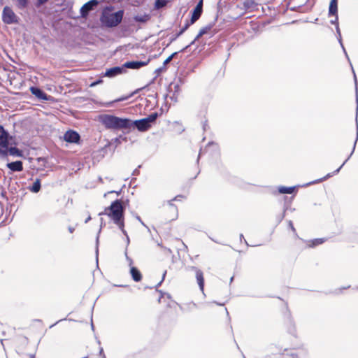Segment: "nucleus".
<instances>
[{"label":"nucleus","mask_w":358,"mask_h":358,"mask_svg":"<svg viewBox=\"0 0 358 358\" xmlns=\"http://www.w3.org/2000/svg\"><path fill=\"white\" fill-rule=\"evenodd\" d=\"M212 27L213 26L211 24H208L201 29L195 38L189 45L182 48L180 52H184L185 50H186L189 46L193 45L196 42V41H197L200 37L207 34L212 29Z\"/></svg>","instance_id":"10"},{"label":"nucleus","mask_w":358,"mask_h":358,"mask_svg":"<svg viewBox=\"0 0 358 358\" xmlns=\"http://www.w3.org/2000/svg\"><path fill=\"white\" fill-rule=\"evenodd\" d=\"M335 15V19L334 20H332L330 21L331 24H335L336 27L337 26V24H338V15Z\"/></svg>","instance_id":"37"},{"label":"nucleus","mask_w":358,"mask_h":358,"mask_svg":"<svg viewBox=\"0 0 358 358\" xmlns=\"http://www.w3.org/2000/svg\"><path fill=\"white\" fill-rule=\"evenodd\" d=\"M324 240L323 238H316L312 241V245H310L311 247H314L315 245H320L323 243Z\"/></svg>","instance_id":"30"},{"label":"nucleus","mask_w":358,"mask_h":358,"mask_svg":"<svg viewBox=\"0 0 358 358\" xmlns=\"http://www.w3.org/2000/svg\"><path fill=\"white\" fill-rule=\"evenodd\" d=\"M244 238V237H243V234H241V235H240V239L241 240V239H242V238Z\"/></svg>","instance_id":"51"},{"label":"nucleus","mask_w":358,"mask_h":358,"mask_svg":"<svg viewBox=\"0 0 358 358\" xmlns=\"http://www.w3.org/2000/svg\"><path fill=\"white\" fill-rule=\"evenodd\" d=\"M149 62V60L146 62H141V61H131L125 62L123 64L124 70L125 71V69H138L144 66H146Z\"/></svg>","instance_id":"9"},{"label":"nucleus","mask_w":358,"mask_h":358,"mask_svg":"<svg viewBox=\"0 0 358 358\" xmlns=\"http://www.w3.org/2000/svg\"><path fill=\"white\" fill-rule=\"evenodd\" d=\"M189 269L195 271L196 278V281L199 285V289H201V291L202 292H203L204 278H203V273L202 271L195 266H190Z\"/></svg>","instance_id":"7"},{"label":"nucleus","mask_w":358,"mask_h":358,"mask_svg":"<svg viewBox=\"0 0 358 358\" xmlns=\"http://www.w3.org/2000/svg\"><path fill=\"white\" fill-rule=\"evenodd\" d=\"M167 3L166 0H156L155 3V7L157 9H160L164 7Z\"/></svg>","instance_id":"24"},{"label":"nucleus","mask_w":358,"mask_h":358,"mask_svg":"<svg viewBox=\"0 0 358 358\" xmlns=\"http://www.w3.org/2000/svg\"><path fill=\"white\" fill-rule=\"evenodd\" d=\"M102 358H106V356H105V355H103V357H102Z\"/></svg>","instance_id":"63"},{"label":"nucleus","mask_w":358,"mask_h":358,"mask_svg":"<svg viewBox=\"0 0 358 358\" xmlns=\"http://www.w3.org/2000/svg\"><path fill=\"white\" fill-rule=\"evenodd\" d=\"M201 154H199L198 158H200ZM199 160V159H197Z\"/></svg>","instance_id":"59"},{"label":"nucleus","mask_w":358,"mask_h":358,"mask_svg":"<svg viewBox=\"0 0 358 358\" xmlns=\"http://www.w3.org/2000/svg\"><path fill=\"white\" fill-rule=\"evenodd\" d=\"M7 167L12 171H22L23 170V164L22 161H15L7 164Z\"/></svg>","instance_id":"15"},{"label":"nucleus","mask_w":358,"mask_h":358,"mask_svg":"<svg viewBox=\"0 0 358 358\" xmlns=\"http://www.w3.org/2000/svg\"><path fill=\"white\" fill-rule=\"evenodd\" d=\"M180 198H183V196L181 195H178L173 200L168 201V203H169L170 208H171V210L176 211V213H177V207L172 203V201H180Z\"/></svg>","instance_id":"22"},{"label":"nucleus","mask_w":358,"mask_h":358,"mask_svg":"<svg viewBox=\"0 0 358 358\" xmlns=\"http://www.w3.org/2000/svg\"><path fill=\"white\" fill-rule=\"evenodd\" d=\"M8 139L9 134L8 132L4 129L3 127L0 125V139Z\"/></svg>","instance_id":"23"},{"label":"nucleus","mask_w":358,"mask_h":358,"mask_svg":"<svg viewBox=\"0 0 358 358\" xmlns=\"http://www.w3.org/2000/svg\"><path fill=\"white\" fill-rule=\"evenodd\" d=\"M166 271H165L164 272L163 275H162V280H161V281H160V282L157 285V287H158L159 286H160V285H161V284H162V281L164 280V278H165V276H166Z\"/></svg>","instance_id":"40"},{"label":"nucleus","mask_w":358,"mask_h":358,"mask_svg":"<svg viewBox=\"0 0 358 358\" xmlns=\"http://www.w3.org/2000/svg\"><path fill=\"white\" fill-rule=\"evenodd\" d=\"M211 144H213V143H208V145H210Z\"/></svg>","instance_id":"58"},{"label":"nucleus","mask_w":358,"mask_h":358,"mask_svg":"<svg viewBox=\"0 0 358 358\" xmlns=\"http://www.w3.org/2000/svg\"><path fill=\"white\" fill-rule=\"evenodd\" d=\"M201 154H199L198 158H200ZM199 160V159H197Z\"/></svg>","instance_id":"60"},{"label":"nucleus","mask_w":358,"mask_h":358,"mask_svg":"<svg viewBox=\"0 0 358 358\" xmlns=\"http://www.w3.org/2000/svg\"><path fill=\"white\" fill-rule=\"evenodd\" d=\"M130 273L131 275L133 280L135 282L141 281V280L142 278L141 273L136 267H134V266L131 267Z\"/></svg>","instance_id":"16"},{"label":"nucleus","mask_w":358,"mask_h":358,"mask_svg":"<svg viewBox=\"0 0 358 358\" xmlns=\"http://www.w3.org/2000/svg\"><path fill=\"white\" fill-rule=\"evenodd\" d=\"M244 358H246V357H244Z\"/></svg>","instance_id":"64"},{"label":"nucleus","mask_w":358,"mask_h":358,"mask_svg":"<svg viewBox=\"0 0 358 358\" xmlns=\"http://www.w3.org/2000/svg\"><path fill=\"white\" fill-rule=\"evenodd\" d=\"M137 219H138V221H139L142 224L144 225V223L143 222V221L141 220V219L139 216L137 217Z\"/></svg>","instance_id":"47"},{"label":"nucleus","mask_w":358,"mask_h":358,"mask_svg":"<svg viewBox=\"0 0 358 358\" xmlns=\"http://www.w3.org/2000/svg\"><path fill=\"white\" fill-rule=\"evenodd\" d=\"M330 4L331 5H338V0H331Z\"/></svg>","instance_id":"43"},{"label":"nucleus","mask_w":358,"mask_h":358,"mask_svg":"<svg viewBox=\"0 0 358 358\" xmlns=\"http://www.w3.org/2000/svg\"><path fill=\"white\" fill-rule=\"evenodd\" d=\"M31 92L37 98L41 100H48L47 94L40 88L36 87H31L30 88Z\"/></svg>","instance_id":"14"},{"label":"nucleus","mask_w":358,"mask_h":358,"mask_svg":"<svg viewBox=\"0 0 358 358\" xmlns=\"http://www.w3.org/2000/svg\"><path fill=\"white\" fill-rule=\"evenodd\" d=\"M103 82L101 79H99L93 83H91L90 87H94L99 84H101Z\"/></svg>","instance_id":"38"},{"label":"nucleus","mask_w":358,"mask_h":358,"mask_svg":"<svg viewBox=\"0 0 358 358\" xmlns=\"http://www.w3.org/2000/svg\"><path fill=\"white\" fill-rule=\"evenodd\" d=\"M62 320H59V321H57V322H56L55 324H56L59 323V322L60 321H62Z\"/></svg>","instance_id":"57"},{"label":"nucleus","mask_w":358,"mask_h":358,"mask_svg":"<svg viewBox=\"0 0 358 358\" xmlns=\"http://www.w3.org/2000/svg\"><path fill=\"white\" fill-rule=\"evenodd\" d=\"M9 145V138L6 139H0V147H2L3 148L8 149Z\"/></svg>","instance_id":"28"},{"label":"nucleus","mask_w":358,"mask_h":358,"mask_svg":"<svg viewBox=\"0 0 358 358\" xmlns=\"http://www.w3.org/2000/svg\"><path fill=\"white\" fill-rule=\"evenodd\" d=\"M99 354L100 355H101L102 357L103 356L104 353H103V350L102 348H100V351H99Z\"/></svg>","instance_id":"45"},{"label":"nucleus","mask_w":358,"mask_h":358,"mask_svg":"<svg viewBox=\"0 0 358 358\" xmlns=\"http://www.w3.org/2000/svg\"><path fill=\"white\" fill-rule=\"evenodd\" d=\"M68 229L70 233H73L75 230V228L70 226V227H69Z\"/></svg>","instance_id":"44"},{"label":"nucleus","mask_w":358,"mask_h":358,"mask_svg":"<svg viewBox=\"0 0 358 358\" xmlns=\"http://www.w3.org/2000/svg\"><path fill=\"white\" fill-rule=\"evenodd\" d=\"M103 215H108L121 230L122 234L127 236V232L124 229V208L120 200L113 201L110 206L106 207L104 211L99 213V216Z\"/></svg>","instance_id":"1"},{"label":"nucleus","mask_w":358,"mask_h":358,"mask_svg":"<svg viewBox=\"0 0 358 358\" xmlns=\"http://www.w3.org/2000/svg\"><path fill=\"white\" fill-rule=\"evenodd\" d=\"M112 9V7H106L103 10L101 16V22L102 24L109 28L117 27L122 22L124 15L123 10L111 13Z\"/></svg>","instance_id":"3"},{"label":"nucleus","mask_w":358,"mask_h":358,"mask_svg":"<svg viewBox=\"0 0 358 358\" xmlns=\"http://www.w3.org/2000/svg\"><path fill=\"white\" fill-rule=\"evenodd\" d=\"M150 19V16L148 14L137 15L134 17V20L136 22L145 23Z\"/></svg>","instance_id":"18"},{"label":"nucleus","mask_w":358,"mask_h":358,"mask_svg":"<svg viewBox=\"0 0 358 358\" xmlns=\"http://www.w3.org/2000/svg\"><path fill=\"white\" fill-rule=\"evenodd\" d=\"M357 139H358V127H357V138H356V140H355V142L354 143V146H353V149H352V152L350 153V156L345 160V162L341 164V166L337 169L333 173H328L326 176H324L322 179H320L321 181L324 180H326L329 178H330L331 176H332L333 174H336L338 173L340 170L341 169V168L345 165V164L348 162V160L350 159V157H351V155H352L355 149V145H356V143H357Z\"/></svg>","instance_id":"13"},{"label":"nucleus","mask_w":358,"mask_h":358,"mask_svg":"<svg viewBox=\"0 0 358 358\" xmlns=\"http://www.w3.org/2000/svg\"><path fill=\"white\" fill-rule=\"evenodd\" d=\"M289 228L291 229V230L294 233L296 234V229L293 225V223L292 221H289Z\"/></svg>","instance_id":"39"},{"label":"nucleus","mask_w":358,"mask_h":358,"mask_svg":"<svg viewBox=\"0 0 358 358\" xmlns=\"http://www.w3.org/2000/svg\"><path fill=\"white\" fill-rule=\"evenodd\" d=\"M176 38H176V35H174V36H173V38H172L171 41H174V40H176Z\"/></svg>","instance_id":"50"},{"label":"nucleus","mask_w":358,"mask_h":358,"mask_svg":"<svg viewBox=\"0 0 358 358\" xmlns=\"http://www.w3.org/2000/svg\"><path fill=\"white\" fill-rule=\"evenodd\" d=\"M292 357L293 358H298V356L297 355H293Z\"/></svg>","instance_id":"53"},{"label":"nucleus","mask_w":358,"mask_h":358,"mask_svg":"<svg viewBox=\"0 0 358 358\" xmlns=\"http://www.w3.org/2000/svg\"><path fill=\"white\" fill-rule=\"evenodd\" d=\"M91 328H92V329L94 331V324H93V322H91Z\"/></svg>","instance_id":"49"},{"label":"nucleus","mask_w":358,"mask_h":358,"mask_svg":"<svg viewBox=\"0 0 358 358\" xmlns=\"http://www.w3.org/2000/svg\"><path fill=\"white\" fill-rule=\"evenodd\" d=\"M31 358H34V355H31Z\"/></svg>","instance_id":"61"},{"label":"nucleus","mask_w":358,"mask_h":358,"mask_svg":"<svg viewBox=\"0 0 358 358\" xmlns=\"http://www.w3.org/2000/svg\"><path fill=\"white\" fill-rule=\"evenodd\" d=\"M158 117L157 113H152L147 117L137 120H131L129 119V129L132 127L136 128L139 131L144 132L148 131L152 123L155 122Z\"/></svg>","instance_id":"4"},{"label":"nucleus","mask_w":358,"mask_h":358,"mask_svg":"<svg viewBox=\"0 0 358 358\" xmlns=\"http://www.w3.org/2000/svg\"><path fill=\"white\" fill-rule=\"evenodd\" d=\"M233 279H234V277H231V278H230V281H231V282H232Z\"/></svg>","instance_id":"55"},{"label":"nucleus","mask_w":358,"mask_h":358,"mask_svg":"<svg viewBox=\"0 0 358 358\" xmlns=\"http://www.w3.org/2000/svg\"><path fill=\"white\" fill-rule=\"evenodd\" d=\"M101 124L107 129H129V119L119 117L113 115H103L99 117Z\"/></svg>","instance_id":"2"},{"label":"nucleus","mask_w":358,"mask_h":358,"mask_svg":"<svg viewBox=\"0 0 358 358\" xmlns=\"http://www.w3.org/2000/svg\"><path fill=\"white\" fill-rule=\"evenodd\" d=\"M225 310H226V312H227V315H229V312H228V310H227V308H225Z\"/></svg>","instance_id":"56"},{"label":"nucleus","mask_w":358,"mask_h":358,"mask_svg":"<svg viewBox=\"0 0 358 358\" xmlns=\"http://www.w3.org/2000/svg\"><path fill=\"white\" fill-rule=\"evenodd\" d=\"M182 34H180V31L176 33L175 35H176V38H178L180 35H182Z\"/></svg>","instance_id":"46"},{"label":"nucleus","mask_w":358,"mask_h":358,"mask_svg":"<svg viewBox=\"0 0 358 358\" xmlns=\"http://www.w3.org/2000/svg\"><path fill=\"white\" fill-rule=\"evenodd\" d=\"M190 24H192L191 22H189L188 21H187L185 24L180 30V34H183L188 29Z\"/></svg>","instance_id":"34"},{"label":"nucleus","mask_w":358,"mask_h":358,"mask_svg":"<svg viewBox=\"0 0 358 358\" xmlns=\"http://www.w3.org/2000/svg\"><path fill=\"white\" fill-rule=\"evenodd\" d=\"M294 189H295V187H287L282 186L278 188V192L280 194H292V193H293Z\"/></svg>","instance_id":"21"},{"label":"nucleus","mask_w":358,"mask_h":358,"mask_svg":"<svg viewBox=\"0 0 358 358\" xmlns=\"http://www.w3.org/2000/svg\"><path fill=\"white\" fill-rule=\"evenodd\" d=\"M329 15H338V5L329 4Z\"/></svg>","instance_id":"26"},{"label":"nucleus","mask_w":358,"mask_h":358,"mask_svg":"<svg viewBox=\"0 0 358 358\" xmlns=\"http://www.w3.org/2000/svg\"><path fill=\"white\" fill-rule=\"evenodd\" d=\"M203 129H206V124L203 125Z\"/></svg>","instance_id":"62"},{"label":"nucleus","mask_w":358,"mask_h":358,"mask_svg":"<svg viewBox=\"0 0 358 358\" xmlns=\"http://www.w3.org/2000/svg\"><path fill=\"white\" fill-rule=\"evenodd\" d=\"M41 187V185L40 179H36L33 183L32 186L29 187V190L34 193H37L40 191Z\"/></svg>","instance_id":"20"},{"label":"nucleus","mask_w":358,"mask_h":358,"mask_svg":"<svg viewBox=\"0 0 358 358\" xmlns=\"http://www.w3.org/2000/svg\"><path fill=\"white\" fill-rule=\"evenodd\" d=\"M336 30L338 41V42H339V43L341 45V48H342V49H343V52H344V53H345L348 60L350 62V58H349V57L348 55V53H347V52L345 50V48H344V45H343V42H342L341 33V30H340L338 24H337V26L336 27Z\"/></svg>","instance_id":"17"},{"label":"nucleus","mask_w":358,"mask_h":358,"mask_svg":"<svg viewBox=\"0 0 358 358\" xmlns=\"http://www.w3.org/2000/svg\"><path fill=\"white\" fill-rule=\"evenodd\" d=\"M99 3L98 0H90L85 3L80 8V13L82 17H86L90 11L92 10Z\"/></svg>","instance_id":"6"},{"label":"nucleus","mask_w":358,"mask_h":358,"mask_svg":"<svg viewBox=\"0 0 358 358\" xmlns=\"http://www.w3.org/2000/svg\"><path fill=\"white\" fill-rule=\"evenodd\" d=\"M19 17L8 6H5L2 12V21L6 24L18 23Z\"/></svg>","instance_id":"5"},{"label":"nucleus","mask_w":358,"mask_h":358,"mask_svg":"<svg viewBox=\"0 0 358 358\" xmlns=\"http://www.w3.org/2000/svg\"><path fill=\"white\" fill-rule=\"evenodd\" d=\"M16 157H22V151L16 147H10L8 149V155Z\"/></svg>","instance_id":"19"},{"label":"nucleus","mask_w":358,"mask_h":358,"mask_svg":"<svg viewBox=\"0 0 358 358\" xmlns=\"http://www.w3.org/2000/svg\"><path fill=\"white\" fill-rule=\"evenodd\" d=\"M217 304L218 306H223V305H224L223 303H217Z\"/></svg>","instance_id":"54"},{"label":"nucleus","mask_w":358,"mask_h":358,"mask_svg":"<svg viewBox=\"0 0 358 358\" xmlns=\"http://www.w3.org/2000/svg\"><path fill=\"white\" fill-rule=\"evenodd\" d=\"M102 224H103V222H101V227H102ZM101 228L99 229V231H98V234H97V236H96V255H98V245H99V234L101 233Z\"/></svg>","instance_id":"33"},{"label":"nucleus","mask_w":358,"mask_h":358,"mask_svg":"<svg viewBox=\"0 0 358 358\" xmlns=\"http://www.w3.org/2000/svg\"><path fill=\"white\" fill-rule=\"evenodd\" d=\"M8 156V149L0 147V157L5 158Z\"/></svg>","instance_id":"31"},{"label":"nucleus","mask_w":358,"mask_h":358,"mask_svg":"<svg viewBox=\"0 0 358 358\" xmlns=\"http://www.w3.org/2000/svg\"><path fill=\"white\" fill-rule=\"evenodd\" d=\"M122 190H119V191H109L107 194H111V193H116L117 195L120 194Z\"/></svg>","instance_id":"42"},{"label":"nucleus","mask_w":358,"mask_h":358,"mask_svg":"<svg viewBox=\"0 0 358 358\" xmlns=\"http://www.w3.org/2000/svg\"><path fill=\"white\" fill-rule=\"evenodd\" d=\"M350 66H351V68H352V72H353V74H354V80H355V84L357 85V77H356V74H355V71H354V69H353V67H352V64H351V63H350Z\"/></svg>","instance_id":"41"},{"label":"nucleus","mask_w":358,"mask_h":358,"mask_svg":"<svg viewBox=\"0 0 358 358\" xmlns=\"http://www.w3.org/2000/svg\"><path fill=\"white\" fill-rule=\"evenodd\" d=\"M124 71L123 65L122 66H115L106 70L104 76L108 78H113L117 75L122 74Z\"/></svg>","instance_id":"11"},{"label":"nucleus","mask_w":358,"mask_h":358,"mask_svg":"<svg viewBox=\"0 0 358 358\" xmlns=\"http://www.w3.org/2000/svg\"><path fill=\"white\" fill-rule=\"evenodd\" d=\"M19 8H24L28 5V0H17Z\"/></svg>","instance_id":"29"},{"label":"nucleus","mask_w":358,"mask_h":358,"mask_svg":"<svg viewBox=\"0 0 358 358\" xmlns=\"http://www.w3.org/2000/svg\"><path fill=\"white\" fill-rule=\"evenodd\" d=\"M126 237V250H125V257H126V259L129 262V264L131 265L132 264V259L128 257L127 255V247L129 246V243H130V239H129V236H125Z\"/></svg>","instance_id":"25"},{"label":"nucleus","mask_w":358,"mask_h":358,"mask_svg":"<svg viewBox=\"0 0 358 358\" xmlns=\"http://www.w3.org/2000/svg\"><path fill=\"white\" fill-rule=\"evenodd\" d=\"M131 95H132V94H130V95H129V96H122V97H120V98H119V99H115V101H113L110 102V104H111V103H113V102H120V101H125V100L128 99L129 97H131Z\"/></svg>","instance_id":"35"},{"label":"nucleus","mask_w":358,"mask_h":358,"mask_svg":"<svg viewBox=\"0 0 358 358\" xmlns=\"http://www.w3.org/2000/svg\"><path fill=\"white\" fill-rule=\"evenodd\" d=\"M106 180H110H110H112V178H109L108 177H106Z\"/></svg>","instance_id":"52"},{"label":"nucleus","mask_w":358,"mask_h":358,"mask_svg":"<svg viewBox=\"0 0 358 358\" xmlns=\"http://www.w3.org/2000/svg\"><path fill=\"white\" fill-rule=\"evenodd\" d=\"M49 0H37V2H36V6L37 7H40L41 6L45 4L47 1H48Z\"/></svg>","instance_id":"36"},{"label":"nucleus","mask_w":358,"mask_h":358,"mask_svg":"<svg viewBox=\"0 0 358 358\" xmlns=\"http://www.w3.org/2000/svg\"><path fill=\"white\" fill-rule=\"evenodd\" d=\"M177 54H178V52H173L168 58H166L163 63L164 66H166V64H168Z\"/></svg>","instance_id":"32"},{"label":"nucleus","mask_w":358,"mask_h":358,"mask_svg":"<svg viewBox=\"0 0 358 358\" xmlns=\"http://www.w3.org/2000/svg\"><path fill=\"white\" fill-rule=\"evenodd\" d=\"M202 0H201L196 6L195 7L192 17H191V24L194 23L201 16V14L202 13Z\"/></svg>","instance_id":"12"},{"label":"nucleus","mask_w":358,"mask_h":358,"mask_svg":"<svg viewBox=\"0 0 358 358\" xmlns=\"http://www.w3.org/2000/svg\"><path fill=\"white\" fill-rule=\"evenodd\" d=\"M91 220V217L89 216L85 221V223H87Z\"/></svg>","instance_id":"48"},{"label":"nucleus","mask_w":358,"mask_h":358,"mask_svg":"<svg viewBox=\"0 0 358 358\" xmlns=\"http://www.w3.org/2000/svg\"><path fill=\"white\" fill-rule=\"evenodd\" d=\"M256 5L257 3L253 0H245L244 2V6L247 8H254L255 6H256Z\"/></svg>","instance_id":"27"},{"label":"nucleus","mask_w":358,"mask_h":358,"mask_svg":"<svg viewBox=\"0 0 358 358\" xmlns=\"http://www.w3.org/2000/svg\"><path fill=\"white\" fill-rule=\"evenodd\" d=\"M80 138L78 132L72 130L67 131L64 136V139L68 143H77Z\"/></svg>","instance_id":"8"}]
</instances>
